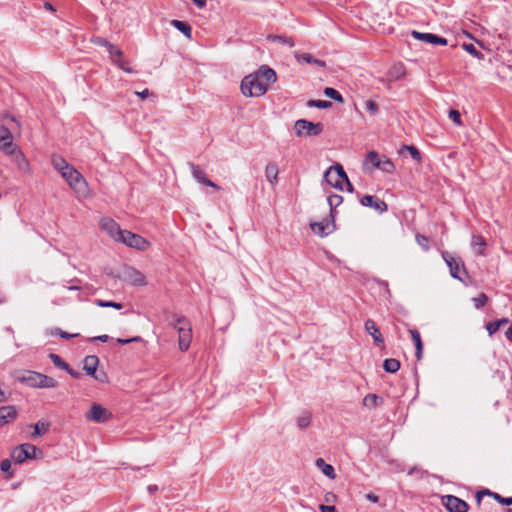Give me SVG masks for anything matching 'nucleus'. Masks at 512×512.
<instances>
[{
    "label": "nucleus",
    "mask_w": 512,
    "mask_h": 512,
    "mask_svg": "<svg viewBox=\"0 0 512 512\" xmlns=\"http://www.w3.org/2000/svg\"><path fill=\"white\" fill-rule=\"evenodd\" d=\"M276 79V72L272 68L262 65L256 72L242 79L241 91L247 97H260L267 92L269 85Z\"/></svg>",
    "instance_id": "f257e3e1"
},
{
    "label": "nucleus",
    "mask_w": 512,
    "mask_h": 512,
    "mask_svg": "<svg viewBox=\"0 0 512 512\" xmlns=\"http://www.w3.org/2000/svg\"><path fill=\"white\" fill-rule=\"evenodd\" d=\"M170 325L178 332V343L181 351H187L192 341V327L190 321L179 315H173Z\"/></svg>",
    "instance_id": "f03ea898"
},
{
    "label": "nucleus",
    "mask_w": 512,
    "mask_h": 512,
    "mask_svg": "<svg viewBox=\"0 0 512 512\" xmlns=\"http://www.w3.org/2000/svg\"><path fill=\"white\" fill-rule=\"evenodd\" d=\"M324 179L330 186L338 190H343V185L346 183L348 191H353V186L340 164L330 166L324 174Z\"/></svg>",
    "instance_id": "7ed1b4c3"
},
{
    "label": "nucleus",
    "mask_w": 512,
    "mask_h": 512,
    "mask_svg": "<svg viewBox=\"0 0 512 512\" xmlns=\"http://www.w3.org/2000/svg\"><path fill=\"white\" fill-rule=\"evenodd\" d=\"M21 381L34 388H56L58 386V382L54 378L34 371H28Z\"/></svg>",
    "instance_id": "20e7f679"
},
{
    "label": "nucleus",
    "mask_w": 512,
    "mask_h": 512,
    "mask_svg": "<svg viewBox=\"0 0 512 512\" xmlns=\"http://www.w3.org/2000/svg\"><path fill=\"white\" fill-rule=\"evenodd\" d=\"M38 453L41 454L36 446L24 443L13 449L11 457L15 463L21 464L27 459L37 458Z\"/></svg>",
    "instance_id": "39448f33"
},
{
    "label": "nucleus",
    "mask_w": 512,
    "mask_h": 512,
    "mask_svg": "<svg viewBox=\"0 0 512 512\" xmlns=\"http://www.w3.org/2000/svg\"><path fill=\"white\" fill-rule=\"evenodd\" d=\"M69 184V186L77 193H83L86 188L84 177L72 166H70L61 175Z\"/></svg>",
    "instance_id": "423d86ee"
},
{
    "label": "nucleus",
    "mask_w": 512,
    "mask_h": 512,
    "mask_svg": "<svg viewBox=\"0 0 512 512\" xmlns=\"http://www.w3.org/2000/svg\"><path fill=\"white\" fill-rule=\"evenodd\" d=\"M294 129L297 136H317L322 133V123H313L308 120L300 119L295 122Z\"/></svg>",
    "instance_id": "0eeeda50"
},
{
    "label": "nucleus",
    "mask_w": 512,
    "mask_h": 512,
    "mask_svg": "<svg viewBox=\"0 0 512 512\" xmlns=\"http://www.w3.org/2000/svg\"><path fill=\"white\" fill-rule=\"evenodd\" d=\"M118 242L138 250H145L148 246V242L145 238L127 230L123 231V234L118 239Z\"/></svg>",
    "instance_id": "6e6552de"
},
{
    "label": "nucleus",
    "mask_w": 512,
    "mask_h": 512,
    "mask_svg": "<svg viewBox=\"0 0 512 512\" xmlns=\"http://www.w3.org/2000/svg\"><path fill=\"white\" fill-rule=\"evenodd\" d=\"M86 418L96 423H104L111 418V413L100 404L94 403L86 413Z\"/></svg>",
    "instance_id": "1a4fd4ad"
},
{
    "label": "nucleus",
    "mask_w": 512,
    "mask_h": 512,
    "mask_svg": "<svg viewBox=\"0 0 512 512\" xmlns=\"http://www.w3.org/2000/svg\"><path fill=\"white\" fill-rule=\"evenodd\" d=\"M442 256L450 269L451 276L455 279L463 281L460 276V270L462 269L464 272H466V271H465V267H464L462 260L460 258L454 257L453 255H451L448 252H443Z\"/></svg>",
    "instance_id": "9d476101"
},
{
    "label": "nucleus",
    "mask_w": 512,
    "mask_h": 512,
    "mask_svg": "<svg viewBox=\"0 0 512 512\" xmlns=\"http://www.w3.org/2000/svg\"><path fill=\"white\" fill-rule=\"evenodd\" d=\"M4 154L11 157V160L21 172L28 173L30 171L29 162L24 153L18 147L11 149Z\"/></svg>",
    "instance_id": "9b49d317"
},
{
    "label": "nucleus",
    "mask_w": 512,
    "mask_h": 512,
    "mask_svg": "<svg viewBox=\"0 0 512 512\" xmlns=\"http://www.w3.org/2000/svg\"><path fill=\"white\" fill-rule=\"evenodd\" d=\"M443 504L449 512H467L469 508L464 500L453 495L444 496Z\"/></svg>",
    "instance_id": "f8f14e48"
},
{
    "label": "nucleus",
    "mask_w": 512,
    "mask_h": 512,
    "mask_svg": "<svg viewBox=\"0 0 512 512\" xmlns=\"http://www.w3.org/2000/svg\"><path fill=\"white\" fill-rule=\"evenodd\" d=\"M101 230L105 231L115 241H118L124 230L112 218H103L99 222Z\"/></svg>",
    "instance_id": "ddd939ff"
},
{
    "label": "nucleus",
    "mask_w": 512,
    "mask_h": 512,
    "mask_svg": "<svg viewBox=\"0 0 512 512\" xmlns=\"http://www.w3.org/2000/svg\"><path fill=\"white\" fill-rule=\"evenodd\" d=\"M411 35L413 38H415L419 41L427 42L432 45L445 46V45H447V42H448L446 38L438 36L436 34H432V33H423V32H418L416 30H413L411 32Z\"/></svg>",
    "instance_id": "4468645a"
},
{
    "label": "nucleus",
    "mask_w": 512,
    "mask_h": 512,
    "mask_svg": "<svg viewBox=\"0 0 512 512\" xmlns=\"http://www.w3.org/2000/svg\"><path fill=\"white\" fill-rule=\"evenodd\" d=\"M360 203L365 207L373 208L379 213H384L388 210L386 202L376 196L365 195L361 198Z\"/></svg>",
    "instance_id": "2eb2a0df"
},
{
    "label": "nucleus",
    "mask_w": 512,
    "mask_h": 512,
    "mask_svg": "<svg viewBox=\"0 0 512 512\" xmlns=\"http://www.w3.org/2000/svg\"><path fill=\"white\" fill-rule=\"evenodd\" d=\"M190 168H191V173L197 182H199L200 184L212 187L215 190H220V187L217 184H215L214 182H212L206 176L205 171L202 168H200L198 165L190 163Z\"/></svg>",
    "instance_id": "dca6fc26"
},
{
    "label": "nucleus",
    "mask_w": 512,
    "mask_h": 512,
    "mask_svg": "<svg viewBox=\"0 0 512 512\" xmlns=\"http://www.w3.org/2000/svg\"><path fill=\"white\" fill-rule=\"evenodd\" d=\"M17 147L13 144V136L9 128L4 125L0 126V150L5 153Z\"/></svg>",
    "instance_id": "f3484780"
},
{
    "label": "nucleus",
    "mask_w": 512,
    "mask_h": 512,
    "mask_svg": "<svg viewBox=\"0 0 512 512\" xmlns=\"http://www.w3.org/2000/svg\"><path fill=\"white\" fill-rule=\"evenodd\" d=\"M365 331L372 336L374 343L376 345H382L384 343L383 336L377 327L376 323L372 319H367L365 321Z\"/></svg>",
    "instance_id": "a211bd4d"
},
{
    "label": "nucleus",
    "mask_w": 512,
    "mask_h": 512,
    "mask_svg": "<svg viewBox=\"0 0 512 512\" xmlns=\"http://www.w3.org/2000/svg\"><path fill=\"white\" fill-rule=\"evenodd\" d=\"M98 365L99 358L96 355H88L83 360V370L89 376H92L97 372Z\"/></svg>",
    "instance_id": "6ab92c4d"
},
{
    "label": "nucleus",
    "mask_w": 512,
    "mask_h": 512,
    "mask_svg": "<svg viewBox=\"0 0 512 512\" xmlns=\"http://www.w3.org/2000/svg\"><path fill=\"white\" fill-rule=\"evenodd\" d=\"M17 415V411L13 406L0 407V427L4 426L9 422L10 419H14Z\"/></svg>",
    "instance_id": "aec40b11"
},
{
    "label": "nucleus",
    "mask_w": 512,
    "mask_h": 512,
    "mask_svg": "<svg viewBox=\"0 0 512 512\" xmlns=\"http://www.w3.org/2000/svg\"><path fill=\"white\" fill-rule=\"evenodd\" d=\"M315 465L319 468L322 473L330 479L336 478L335 469L332 465L327 464L323 458H318L315 461Z\"/></svg>",
    "instance_id": "412c9836"
},
{
    "label": "nucleus",
    "mask_w": 512,
    "mask_h": 512,
    "mask_svg": "<svg viewBox=\"0 0 512 512\" xmlns=\"http://www.w3.org/2000/svg\"><path fill=\"white\" fill-rule=\"evenodd\" d=\"M127 276L129 277L131 283L133 285L142 286L146 284L145 276L138 270L130 268L127 271Z\"/></svg>",
    "instance_id": "4be33fe9"
},
{
    "label": "nucleus",
    "mask_w": 512,
    "mask_h": 512,
    "mask_svg": "<svg viewBox=\"0 0 512 512\" xmlns=\"http://www.w3.org/2000/svg\"><path fill=\"white\" fill-rule=\"evenodd\" d=\"M486 245V240L481 235L472 236L471 246L477 255H483Z\"/></svg>",
    "instance_id": "5701e85b"
},
{
    "label": "nucleus",
    "mask_w": 512,
    "mask_h": 512,
    "mask_svg": "<svg viewBox=\"0 0 512 512\" xmlns=\"http://www.w3.org/2000/svg\"><path fill=\"white\" fill-rule=\"evenodd\" d=\"M295 58L298 62L304 61L308 64H313V65H316L319 67H325V65H326V63L323 60L316 59L311 54H308V53H303V54L295 53Z\"/></svg>",
    "instance_id": "b1692460"
},
{
    "label": "nucleus",
    "mask_w": 512,
    "mask_h": 512,
    "mask_svg": "<svg viewBox=\"0 0 512 512\" xmlns=\"http://www.w3.org/2000/svg\"><path fill=\"white\" fill-rule=\"evenodd\" d=\"M383 403V399L376 394H367L363 399V405L368 409H375Z\"/></svg>",
    "instance_id": "393cba45"
},
{
    "label": "nucleus",
    "mask_w": 512,
    "mask_h": 512,
    "mask_svg": "<svg viewBox=\"0 0 512 512\" xmlns=\"http://www.w3.org/2000/svg\"><path fill=\"white\" fill-rule=\"evenodd\" d=\"M409 332L411 334L412 340L416 347V353H415L416 358L418 360H420L422 358V352H423V343L421 340L420 333L415 329H410Z\"/></svg>",
    "instance_id": "a878e982"
},
{
    "label": "nucleus",
    "mask_w": 512,
    "mask_h": 512,
    "mask_svg": "<svg viewBox=\"0 0 512 512\" xmlns=\"http://www.w3.org/2000/svg\"><path fill=\"white\" fill-rule=\"evenodd\" d=\"M265 175L267 180L272 184L275 185L278 180V167L275 163H269L266 166L265 169Z\"/></svg>",
    "instance_id": "bb28decb"
},
{
    "label": "nucleus",
    "mask_w": 512,
    "mask_h": 512,
    "mask_svg": "<svg viewBox=\"0 0 512 512\" xmlns=\"http://www.w3.org/2000/svg\"><path fill=\"white\" fill-rule=\"evenodd\" d=\"M171 24L173 27L183 33L187 38L190 39L192 37V28L188 23L180 20H172Z\"/></svg>",
    "instance_id": "cd10ccee"
},
{
    "label": "nucleus",
    "mask_w": 512,
    "mask_h": 512,
    "mask_svg": "<svg viewBox=\"0 0 512 512\" xmlns=\"http://www.w3.org/2000/svg\"><path fill=\"white\" fill-rule=\"evenodd\" d=\"M52 165L54 169L57 170L61 175L71 166L64 158L60 156L52 157Z\"/></svg>",
    "instance_id": "c85d7f7f"
},
{
    "label": "nucleus",
    "mask_w": 512,
    "mask_h": 512,
    "mask_svg": "<svg viewBox=\"0 0 512 512\" xmlns=\"http://www.w3.org/2000/svg\"><path fill=\"white\" fill-rule=\"evenodd\" d=\"M399 368L400 362L395 358L386 359L383 363V369L388 373H396Z\"/></svg>",
    "instance_id": "c756f323"
},
{
    "label": "nucleus",
    "mask_w": 512,
    "mask_h": 512,
    "mask_svg": "<svg viewBox=\"0 0 512 512\" xmlns=\"http://www.w3.org/2000/svg\"><path fill=\"white\" fill-rule=\"evenodd\" d=\"M109 55L112 60V62L116 65V62H118L120 59L124 60V53L121 49L117 48L114 44L109 45Z\"/></svg>",
    "instance_id": "7c9ffc66"
},
{
    "label": "nucleus",
    "mask_w": 512,
    "mask_h": 512,
    "mask_svg": "<svg viewBox=\"0 0 512 512\" xmlns=\"http://www.w3.org/2000/svg\"><path fill=\"white\" fill-rule=\"evenodd\" d=\"M49 426H50V424L48 422L38 421L34 425V432H33L32 436L35 437V436H42V435L46 434L49 430Z\"/></svg>",
    "instance_id": "2f4dec72"
},
{
    "label": "nucleus",
    "mask_w": 512,
    "mask_h": 512,
    "mask_svg": "<svg viewBox=\"0 0 512 512\" xmlns=\"http://www.w3.org/2000/svg\"><path fill=\"white\" fill-rule=\"evenodd\" d=\"M328 228L329 225L324 224L323 222H315L311 224L312 231L320 236H325L330 233V231H327Z\"/></svg>",
    "instance_id": "473e14b6"
},
{
    "label": "nucleus",
    "mask_w": 512,
    "mask_h": 512,
    "mask_svg": "<svg viewBox=\"0 0 512 512\" xmlns=\"http://www.w3.org/2000/svg\"><path fill=\"white\" fill-rule=\"evenodd\" d=\"M311 422V414L309 412H303L297 418V425L300 429H305L310 425Z\"/></svg>",
    "instance_id": "72a5a7b5"
},
{
    "label": "nucleus",
    "mask_w": 512,
    "mask_h": 512,
    "mask_svg": "<svg viewBox=\"0 0 512 512\" xmlns=\"http://www.w3.org/2000/svg\"><path fill=\"white\" fill-rule=\"evenodd\" d=\"M381 160L379 154L375 151H370L366 155V163H370L374 168H379Z\"/></svg>",
    "instance_id": "f704fd0d"
},
{
    "label": "nucleus",
    "mask_w": 512,
    "mask_h": 512,
    "mask_svg": "<svg viewBox=\"0 0 512 512\" xmlns=\"http://www.w3.org/2000/svg\"><path fill=\"white\" fill-rule=\"evenodd\" d=\"M49 358L51 359V361L57 368L64 370V371L68 370L69 365L65 361H63L59 355H57L55 353H50Z\"/></svg>",
    "instance_id": "c9c22d12"
},
{
    "label": "nucleus",
    "mask_w": 512,
    "mask_h": 512,
    "mask_svg": "<svg viewBox=\"0 0 512 512\" xmlns=\"http://www.w3.org/2000/svg\"><path fill=\"white\" fill-rule=\"evenodd\" d=\"M485 493L492 496L498 503H500L502 505H506V506L512 505V497H502L498 493H494L489 490H487Z\"/></svg>",
    "instance_id": "e433bc0d"
},
{
    "label": "nucleus",
    "mask_w": 512,
    "mask_h": 512,
    "mask_svg": "<svg viewBox=\"0 0 512 512\" xmlns=\"http://www.w3.org/2000/svg\"><path fill=\"white\" fill-rule=\"evenodd\" d=\"M324 95L337 101V102H343L342 95L334 88H331V87L325 88Z\"/></svg>",
    "instance_id": "4c0bfd02"
},
{
    "label": "nucleus",
    "mask_w": 512,
    "mask_h": 512,
    "mask_svg": "<svg viewBox=\"0 0 512 512\" xmlns=\"http://www.w3.org/2000/svg\"><path fill=\"white\" fill-rule=\"evenodd\" d=\"M308 107H316L320 109H327L332 106V103L330 101L326 100H309L307 102Z\"/></svg>",
    "instance_id": "58836bf2"
},
{
    "label": "nucleus",
    "mask_w": 512,
    "mask_h": 512,
    "mask_svg": "<svg viewBox=\"0 0 512 512\" xmlns=\"http://www.w3.org/2000/svg\"><path fill=\"white\" fill-rule=\"evenodd\" d=\"M342 201H343L342 196L337 195V194L330 195L327 198V202H328V204L330 206L331 213H333V210L335 208H337L342 203Z\"/></svg>",
    "instance_id": "ea45409f"
},
{
    "label": "nucleus",
    "mask_w": 512,
    "mask_h": 512,
    "mask_svg": "<svg viewBox=\"0 0 512 512\" xmlns=\"http://www.w3.org/2000/svg\"><path fill=\"white\" fill-rule=\"evenodd\" d=\"M394 168L395 167H394V164L392 163V161L386 157H383L378 169H380L386 173H391L394 171Z\"/></svg>",
    "instance_id": "a19ab883"
},
{
    "label": "nucleus",
    "mask_w": 512,
    "mask_h": 512,
    "mask_svg": "<svg viewBox=\"0 0 512 512\" xmlns=\"http://www.w3.org/2000/svg\"><path fill=\"white\" fill-rule=\"evenodd\" d=\"M403 150H407L414 160H416L418 162L421 160V154L415 146L403 145L401 148V151H403Z\"/></svg>",
    "instance_id": "79ce46f5"
},
{
    "label": "nucleus",
    "mask_w": 512,
    "mask_h": 512,
    "mask_svg": "<svg viewBox=\"0 0 512 512\" xmlns=\"http://www.w3.org/2000/svg\"><path fill=\"white\" fill-rule=\"evenodd\" d=\"M462 48L468 52L469 54L473 55L474 57H476L477 59H483L484 55L479 52L475 46L473 44H467V43H464L462 45Z\"/></svg>",
    "instance_id": "37998d69"
},
{
    "label": "nucleus",
    "mask_w": 512,
    "mask_h": 512,
    "mask_svg": "<svg viewBox=\"0 0 512 512\" xmlns=\"http://www.w3.org/2000/svg\"><path fill=\"white\" fill-rule=\"evenodd\" d=\"M271 40L276 41V42H280L282 44H286V45H288L290 47L294 46V41L290 37L274 35V36H271Z\"/></svg>",
    "instance_id": "c03bdc74"
},
{
    "label": "nucleus",
    "mask_w": 512,
    "mask_h": 512,
    "mask_svg": "<svg viewBox=\"0 0 512 512\" xmlns=\"http://www.w3.org/2000/svg\"><path fill=\"white\" fill-rule=\"evenodd\" d=\"M404 68L402 65H398V66H394L391 71H390V75L391 77L395 78V79H400L404 76Z\"/></svg>",
    "instance_id": "a18cd8bd"
},
{
    "label": "nucleus",
    "mask_w": 512,
    "mask_h": 512,
    "mask_svg": "<svg viewBox=\"0 0 512 512\" xmlns=\"http://www.w3.org/2000/svg\"><path fill=\"white\" fill-rule=\"evenodd\" d=\"M51 334L52 335H55V336H60L61 338L63 339H70V338H73V337H76L78 336V334H69L63 330H61L60 328H54L52 331H51Z\"/></svg>",
    "instance_id": "49530a36"
},
{
    "label": "nucleus",
    "mask_w": 512,
    "mask_h": 512,
    "mask_svg": "<svg viewBox=\"0 0 512 512\" xmlns=\"http://www.w3.org/2000/svg\"><path fill=\"white\" fill-rule=\"evenodd\" d=\"M488 301L486 294L481 293L478 297L473 298V302L476 308L483 307Z\"/></svg>",
    "instance_id": "de8ad7c7"
},
{
    "label": "nucleus",
    "mask_w": 512,
    "mask_h": 512,
    "mask_svg": "<svg viewBox=\"0 0 512 512\" xmlns=\"http://www.w3.org/2000/svg\"><path fill=\"white\" fill-rule=\"evenodd\" d=\"M97 305L100 307H113L115 309H121L122 304L113 302V301H103V300H97Z\"/></svg>",
    "instance_id": "09e8293b"
},
{
    "label": "nucleus",
    "mask_w": 512,
    "mask_h": 512,
    "mask_svg": "<svg viewBox=\"0 0 512 512\" xmlns=\"http://www.w3.org/2000/svg\"><path fill=\"white\" fill-rule=\"evenodd\" d=\"M365 109L368 113L370 114H376L377 111H378V105L375 101L373 100H368L365 102Z\"/></svg>",
    "instance_id": "8fccbe9b"
},
{
    "label": "nucleus",
    "mask_w": 512,
    "mask_h": 512,
    "mask_svg": "<svg viewBox=\"0 0 512 512\" xmlns=\"http://www.w3.org/2000/svg\"><path fill=\"white\" fill-rule=\"evenodd\" d=\"M449 117L456 125H461V114L459 111L451 109L449 111Z\"/></svg>",
    "instance_id": "3c124183"
},
{
    "label": "nucleus",
    "mask_w": 512,
    "mask_h": 512,
    "mask_svg": "<svg viewBox=\"0 0 512 512\" xmlns=\"http://www.w3.org/2000/svg\"><path fill=\"white\" fill-rule=\"evenodd\" d=\"M417 243L422 246L425 250L429 249V239L424 235H416Z\"/></svg>",
    "instance_id": "603ef678"
},
{
    "label": "nucleus",
    "mask_w": 512,
    "mask_h": 512,
    "mask_svg": "<svg viewBox=\"0 0 512 512\" xmlns=\"http://www.w3.org/2000/svg\"><path fill=\"white\" fill-rule=\"evenodd\" d=\"M486 329H487L489 335H493L500 329L499 323H496V321L489 322L486 325Z\"/></svg>",
    "instance_id": "864d4df0"
},
{
    "label": "nucleus",
    "mask_w": 512,
    "mask_h": 512,
    "mask_svg": "<svg viewBox=\"0 0 512 512\" xmlns=\"http://www.w3.org/2000/svg\"><path fill=\"white\" fill-rule=\"evenodd\" d=\"M116 65L122 69L123 71L127 72V73H133L134 70L132 68H130L128 66V62L124 59V60H119L118 62H116Z\"/></svg>",
    "instance_id": "5fc2aeb1"
},
{
    "label": "nucleus",
    "mask_w": 512,
    "mask_h": 512,
    "mask_svg": "<svg viewBox=\"0 0 512 512\" xmlns=\"http://www.w3.org/2000/svg\"><path fill=\"white\" fill-rule=\"evenodd\" d=\"M94 43L97 45L106 47L107 51L109 50V45H113L112 43L108 42L106 39L100 38V37L96 38L94 40Z\"/></svg>",
    "instance_id": "6e6d98bb"
},
{
    "label": "nucleus",
    "mask_w": 512,
    "mask_h": 512,
    "mask_svg": "<svg viewBox=\"0 0 512 512\" xmlns=\"http://www.w3.org/2000/svg\"><path fill=\"white\" fill-rule=\"evenodd\" d=\"M319 510L321 512H337V509L334 505H324V504H321L319 506Z\"/></svg>",
    "instance_id": "4d7b16f0"
},
{
    "label": "nucleus",
    "mask_w": 512,
    "mask_h": 512,
    "mask_svg": "<svg viewBox=\"0 0 512 512\" xmlns=\"http://www.w3.org/2000/svg\"><path fill=\"white\" fill-rule=\"evenodd\" d=\"M0 468L3 472H8L11 468V461L9 459H4L0 463Z\"/></svg>",
    "instance_id": "13d9d810"
},
{
    "label": "nucleus",
    "mask_w": 512,
    "mask_h": 512,
    "mask_svg": "<svg viewBox=\"0 0 512 512\" xmlns=\"http://www.w3.org/2000/svg\"><path fill=\"white\" fill-rule=\"evenodd\" d=\"M94 377L95 380L101 382V383H105L107 382V375L105 372H100V373H95L94 375H92Z\"/></svg>",
    "instance_id": "bf43d9fd"
},
{
    "label": "nucleus",
    "mask_w": 512,
    "mask_h": 512,
    "mask_svg": "<svg viewBox=\"0 0 512 512\" xmlns=\"http://www.w3.org/2000/svg\"><path fill=\"white\" fill-rule=\"evenodd\" d=\"M70 376H72L75 379H79L81 376V373L72 369L70 366H68V370H65Z\"/></svg>",
    "instance_id": "052dcab7"
},
{
    "label": "nucleus",
    "mask_w": 512,
    "mask_h": 512,
    "mask_svg": "<svg viewBox=\"0 0 512 512\" xmlns=\"http://www.w3.org/2000/svg\"><path fill=\"white\" fill-rule=\"evenodd\" d=\"M365 498L368 501L373 502V503H377L379 501V497L377 495H375L374 493H367L365 495Z\"/></svg>",
    "instance_id": "680f3d73"
},
{
    "label": "nucleus",
    "mask_w": 512,
    "mask_h": 512,
    "mask_svg": "<svg viewBox=\"0 0 512 512\" xmlns=\"http://www.w3.org/2000/svg\"><path fill=\"white\" fill-rule=\"evenodd\" d=\"M337 496L332 493V492H328L325 494V501L326 502H334L336 500Z\"/></svg>",
    "instance_id": "e2e57ef3"
},
{
    "label": "nucleus",
    "mask_w": 512,
    "mask_h": 512,
    "mask_svg": "<svg viewBox=\"0 0 512 512\" xmlns=\"http://www.w3.org/2000/svg\"><path fill=\"white\" fill-rule=\"evenodd\" d=\"M108 339H109L108 335H101V336L93 337V338L91 339V341H101V342H106Z\"/></svg>",
    "instance_id": "0e129e2a"
},
{
    "label": "nucleus",
    "mask_w": 512,
    "mask_h": 512,
    "mask_svg": "<svg viewBox=\"0 0 512 512\" xmlns=\"http://www.w3.org/2000/svg\"><path fill=\"white\" fill-rule=\"evenodd\" d=\"M138 340V337H134V338H130V339H121L119 338L117 341L121 344H128V343H131V342H134V341H137Z\"/></svg>",
    "instance_id": "69168bd1"
},
{
    "label": "nucleus",
    "mask_w": 512,
    "mask_h": 512,
    "mask_svg": "<svg viewBox=\"0 0 512 512\" xmlns=\"http://www.w3.org/2000/svg\"><path fill=\"white\" fill-rule=\"evenodd\" d=\"M136 95L139 96L142 99H145V98H147L149 96V90L148 89H144L141 92H136Z\"/></svg>",
    "instance_id": "338daca9"
},
{
    "label": "nucleus",
    "mask_w": 512,
    "mask_h": 512,
    "mask_svg": "<svg viewBox=\"0 0 512 512\" xmlns=\"http://www.w3.org/2000/svg\"><path fill=\"white\" fill-rule=\"evenodd\" d=\"M508 340L512 341V325L508 328V330L505 333Z\"/></svg>",
    "instance_id": "774afa93"
}]
</instances>
